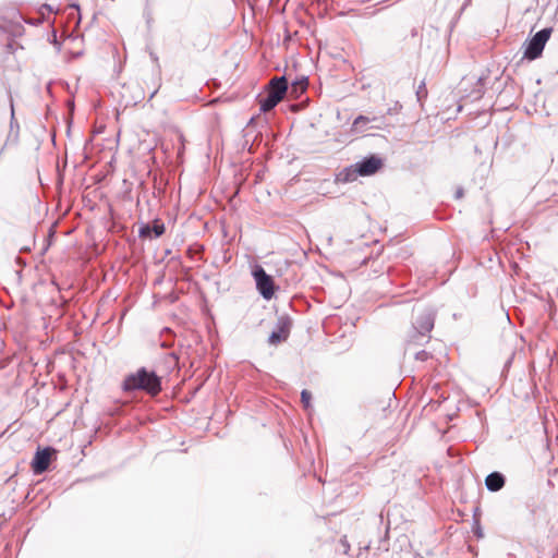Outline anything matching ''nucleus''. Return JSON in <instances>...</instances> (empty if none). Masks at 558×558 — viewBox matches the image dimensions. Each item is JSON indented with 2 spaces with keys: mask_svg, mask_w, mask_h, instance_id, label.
<instances>
[{
  "mask_svg": "<svg viewBox=\"0 0 558 558\" xmlns=\"http://www.w3.org/2000/svg\"><path fill=\"white\" fill-rule=\"evenodd\" d=\"M253 277L256 282V288L262 296L266 300H271L276 292V287L271 276L267 275L263 267L256 266L253 270Z\"/></svg>",
  "mask_w": 558,
  "mask_h": 558,
  "instance_id": "39448f33",
  "label": "nucleus"
},
{
  "mask_svg": "<svg viewBox=\"0 0 558 558\" xmlns=\"http://www.w3.org/2000/svg\"><path fill=\"white\" fill-rule=\"evenodd\" d=\"M288 90V82L284 76L272 77L266 86L267 96L258 99L260 111L268 112L274 109L284 97Z\"/></svg>",
  "mask_w": 558,
  "mask_h": 558,
  "instance_id": "f03ea898",
  "label": "nucleus"
},
{
  "mask_svg": "<svg viewBox=\"0 0 558 558\" xmlns=\"http://www.w3.org/2000/svg\"><path fill=\"white\" fill-rule=\"evenodd\" d=\"M122 389L126 392L143 390L150 397H156L162 390L161 379L155 372H149L145 367H141L135 373L125 376L122 383Z\"/></svg>",
  "mask_w": 558,
  "mask_h": 558,
  "instance_id": "f257e3e1",
  "label": "nucleus"
},
{
  "mask_svg": "<svg viewBox=\"0 0 558 558\" xmlns=\"http://www.w3.org/2000/svg\"><path fill=\"white\" fill-rule=\"evenodd\" d=\"M434 327V318L428 312H421L415 317L414 331L409 335L410 343H417L418 337H425Z\"/></svg>",
  "mask_w": 558,
  "mask_h": 558,
  "instance_id": "423d86ee",
  "label": "nucleus"
},
{
  "mask_svg": "<svg viewBox=\"0 0 558 558\" xmlns=\"http://www.w3.org/2000/svg\"><path fill=\"white\" fill-rule=\"evenodd\" d=\"M368 121H369V120H368V118H367V117L359 116V117L354 120L353 125H354V126H356V125L362 124V123H363V124H365V123H367Z\"/></svg>",
  "mask_w": 558,
  "mask_h": 558,
  "instance_id": "4468645a",
  "label": "nucleus"
},
{
  "mask_svg": "<svg viewBox=\"0 0 558 558\" xmlns=\"http://www.w3.org/2000/svg\"><path fill=\"white\" fill-rule=\"evenodd\" d=\"M311 400H312V393L308 390L304 389L301 392V401L305 409H308L311 407Z\"/></svg>",
  "mask_w": 558,
  "mask_h": 558,
  "instance_id": "9d476101",
  "label": "nucleus"
},
{
  "mask_svg": "<svg viewBox=\"0 0 558 558\" xmlns=\"http://www.w3.org/2000/svg\"><path fill=\"white\" fill-rule=\"evenodd\" d=\"M416 359L421 361H425L428 359V353L425 351H421L416 354Z\"/></svg>",
  "mask_w": 558,
  "mask_h": 558,
  "instance_id": "2eb2a0df",
  "label": "nucleus"
},
{
  "mask_svg": "<svg viewBox=\"0 0 558 558\" xmlns=\"http://www.w3.org/2000/svg\"><path fill=\"white\" fill-rule=\"evenodd\" d=\"M381 167V160L374 156L362 160L361 162L347 168L341 175H343V181H354L357 177H366L372 175L379 170Z\"/></svg>",
  "mask_w": 558,
  "mask_h": 558,
  "instance_id": "7ed1b4c3",
  "label": "nucleus"
},
{
  "mask_svg": "<svg viewBox=\"0 0 558 558\" xmlns=\"http://www.w3.org/2000/svg\"><path fill=\"white\" fill-rule=\"evenodd\" d=\"M339 545H340V547H341V549H342V551H343L344 554H348V553L350 551L351 546H350V544H349V542H348V539H347V537H345V536H343V537L339 541Z\"/></svg>",
  "mask_w": 558,
  "mask_h": 558,
  "instance_id": "9b49d317",
  "label": "nucleus"
},
{
  "mask_svg": "<svg viewBox=\"0 0 558 558\" xmlns=\"http://www.w3.org/2000/svg\"><path fill=\"white\" fill-rule=\"evenodd\" d=\"M146 232H149V227H145V228L142 230V234H145Z\"/></svg>",
  "mask_w": 558,
  "mask_h": 558,
  "instance_id": "dca6fc26",
  "label": "nucleus"
},
{
  "mask_svg": "<svg viewBox=\"0 0 558 558\" xmlns=\"http://www.w3.org/2000/svg\"><path fill=\"white\" fill-rule=\"evenodd\" d=\"M153 231L155 233V236H160L165 232V226L163 225H154Z\"/></svg>",
  "mask_w": 558,
  "mask_h": 558,
  "instance_id": "ddd939ff",
  "label": "nucleus"
},
{
  "mask_svg": "<svg viewBox=\"0 0 558 558\" xmlns=\"http://www.w3.org/2000/svg\"><path fill=\"white\" fill-rule=\"evenodd\" d=\"M485 484L490 492H497L504 487L505 477L500 473L494 472L486 476Z\"/></svg>",
  "mask_w": 558,
  "mask_h": 558,
  "instance_id": "1a4fd4ad",
  "label": "nucleus"
},
{
  "mask_svg": "<svg viewBox=\"0 0 558 558\" xmlns=\"http://www.w3.org/2000/svg\"><path fill=\"white\" fill-rule=\"evenodd\" d=\"M306 89V83L304 81H300L293 84V90L303 93Z\"/></svg>",
  "mask_w": 558,
  "mask_h": 558,
  "instance_id": "f8f14e48",
  "label": "nucleus"
},
{
  "mask_svg": "<svg viewBox=\"0 0 558 558\" xmlns=\"http://www.w3.org/2000/svg\"><path fill=\"white\" fill-rule=\"evenodd\" d=\"M52 452L51 448L37 450L32 462V470L35 474H41L49 468Z\"/></svg>",
  "mask_w": 558,
  "mask_h": 558,
  "instance_id": "0eeeda50",
  "label": "nucleus"
},
{
  "mask_svg": "<svg viewBox=\"0 0 558 558\" xmlns=\"http://www.w3.org/2000/svg\"><path fill=\"white\" fill-rule=\"evenodd\" d=\"M291 324L286 318H280L277 329L274 330L268 339V342L272 345H277L288 339L290 333Z\"/></svg>",
  "mask_w": 558,
  "mask_h": 558,
  "instance_id": "6e6552de",
  "label": "nucleus"
},
{
  "mask_svg": "<svg viewBox=\"0 0 558 558\" xmlns=\"http://www.w3.org/2000/svg\"><path fill=\"white\" fill-rule=\"evenodd\" d=\"M553 29L551 28H544L539 32H537L527 43L526 48L524 50V57L534 60L538 58L543 49L548 41Z\"/></svg>",
  "mask_w": 558,
  "mask_h": 558,
  "instance_id": "20e7f679",
  "label": "nucleus"
}]
</instances>
